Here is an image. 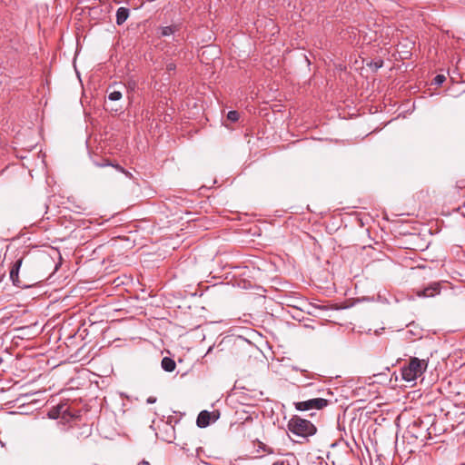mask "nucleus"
<instances>
[{
    "label": "nucleus",
    "mask_w": 465,
    "mask_h": 465,
    "mask_svg": "<svg viewBox=\"0 0 465 465\" xmlns=\"http://www.w3.org/2000/svg\"><path fill=\"white\" fill-rule=\"evenodd\" d=\"M24 257L21 256L13 263L12 268L10 270V280L12 281L13 284L16 287L26 289L30 288L31 286L35 285V283H27L19 279V271L23 264Z\"/></svg>",
    "instance_id": "obj_5"
},
{
    "label": "nucleus",
    "mask_w": 465,
    "mask_h": 465,
    "mask_svg": "<svg viewBox=\"0 0 465 465\" xmlns=\"http://www.w3.org/2000/svg\"><path fill=\"white\" fill-rule=\"evenodd\" d=\"M227 118L228 120H230L231 122H236L238 121L239 119V113L237 111H230L228 114H227Z\"/></svg>",
    "instance_id": "obj_15"
},
{
    "label": "nucleus",
    "mask_w": 465,
    "mask_h": 465,
    "mask_svg": "<svg viewBox=\"0 0 465 465\" xmlns=\"http://www.w3.org/2000/svg\"><path fill=\"white\" fill-rule=\"evenodd\" d=\"M130 10L126 7H119L116 11V25H122L129 17Z\"/></svg>",
    "instance_id": "obj_9"
},
{
    "label": "nucleus",
    "mask_w": 465,
    "mask_h": 465,
    "mask_svg": "<svg viewBox=\"0 0 465 465\" xmlns=\"http://www.w3.org/2000/svg\"><path fill=\"white\" fill-rule=\"evenodd\" d=\"M329 401L323 398H314L304 401L295 402V409L299 411H305L312 409L322 410L328 406Z\"/></svg>",
    "instance_id": "obj_4"
},
{
    "label": "nucleus",
    "mask_w": 465,
    "mask_h": 465,
    "mask_svg": "<svg viewBox=\"0 0 465 465\" xmlns=\"http://www.w3.org/2000/svg\"><path fill=\"white\" fill-rule=\"evenodd\" d=\"M141 464H143V465H149V462L147 460H143L141 461Z\"/></svg>",
    "instance_id": "obj_22"
},
{
    "label": "nucleus",
    "mask_w": 465,
    "mask_h": 465,
    "mask_svg": "<svg viewBox=\"0 0 465 465\" xmlns=\"http://www.w3.org/2000/svg\"><path fill=\"white\" fill-rule=\"evenodd\" d=\"M446 77L443 74H437L433 79V83L437 85H440L444 83Z\"/></svg>",
    "instance_id": "obj_16"
},
{
    "label": "nucleus",
    "mask_w": 465,
    "mask_h": 465,
    "mask_svg": "<svg viewBox=\"0 0 465 465\" xmlns=\"http://www.w3.org/2000/svg\"><path fill=\"white\" fill-rule=\"evenodd\" d=\"M211 421V412L208 411H202L197 417L196 424L199 428H206Z\"/></svg>",
    "instance_id": "obj_8"
},
{
    "label": "nucleus",
    "mask_w": 465,
    "mask_h": 465,
    "mask_svg": "<svg viewBox=\"0 0 465 465\" xmlns=\"http://www.w3.org/2000/svg\"><path fill=\"white\" fill-rule=\"evenodd\" d=\"M287 427L292 433L302 438H308L317 432V428L312 422L297 415L288 421Z\"/></svg>",
    "instance_id": "obj_2"
},
{
    "label": "nucleus",
    "mask_w": 465,
    "mask_h": 465,
    "mask_svg": "<svg viewBox=\"0 0 465 465\" xmlns=\"http://www.w3.org/2000/svg\"><path fill=\"white\" fill-rule=\"evenodd\" d=\"M428 432H430V439H432L433 436L440 435L444 431L443 428H438L434 416H432V421L428 425Z\"/></svg>",
    "instance_id": "obj_10"
},
{
    "label": "nucleus",
    "mask_w": 465,
    "mask_h": 465,
    "mask_svg": "<svg viewBox=\"0 0 465 465\" xmlns=\"http://www.w3.org/2000/svg\"><path fill=\"white\" fill-rule=\"evenodd\" d=\"M146 401H147V403H150V404L154 403L156 401V398L149 397Z\"/></svg>",
    "instance_id": "obj_19"
},
{
    "label": "nucleus",
    "mask_w": 465,
    "mask_h": 465,
    "mask_svg": "<svg viewBox=\"0 0 465 465\" xmlns=\"http://www.w3.org/2000/svg\"><path fill=\"white\" fill-rule=\"evenodd\" d=\"M175 69V64L173 63H170L167 64V70L172 71Z\"/></svg>",
    "instance_id": "obj_18"
},
{
    "label": "nucleus",
    "mask_w": 465,
    "mask_h": 465,
    "mask_svg": "<svg viewBox=\"0 0 465 465\" xmlns=\"http://www.w3.org/2000/svg\"><path fill=\"white\" fill-rule=\"evenodd\" d=\"M427 367V361L420 360L416 357L411 358L409 364L403 366L401 370V377L408 382L414 381L418 377L422 375Z\"/></svg>",
    "instance_id": "obj_3"
},
{
    "label": "nucleus",
    "mask_w": 465,
    "mask_h": 465,
    "mask_svg": "<svg viewBox=\"0 0 465 465\" xmlns=\"http://www.w3.org/2000/svg\"><path fill=\"white\" fill-rule=\"evenodd\" d=\"M161 366L165 371L172 372L175 370L176 363L172 358L163 357L161 361Z\"/></svg>",
    "instance_id": "obj_11"
},
{
    "label": "nucleus",
    "mask_w": 465,
    "mask_h": 465,
    "mask_svg": "<svg viewBox=\"0 0 465 465\" xmlns=\"http://www.w3.org/2000/svg\"><path fill=\"white\" fill-rule=\"evenodd\" d=\"M122 98V93L120 91H113L109 93L108 99L111 101H118Z\"/></svg>",
    "instance_id": "obj_14"
},
{
    "label": "nucleus",
    "mask_w": 465,
    "mask_h": 465,
    "mask_svg": "<svg viewBox=\"0 0 465 465\" xmlns=\"http://www.w3.org/2000/svg\"><path fill=\"white\" fill-rule=\"evenodd\" d=\"M432 421V416L427 415L423 419H417L412 421L407 428L404 438L407 440L417 441L420 444H425L430 440V432H428V425Z\"/></svg>",
    "instance_id": "obj_1"
},
{
    "label": "nucleus",
    "mask_w": 465,
    "mask_h": 465,
    "mask_svg": "<svg viewBox=\"0 0 465 465\" xmlns=\"http://www.w3.org/2000/svg\"><path fill=\"white\" fill-rule=\"evenodd\" d=\"M48 415L51 419H66L67 416L72 417L71 413L69 412V407L67 406V404H61L53 407L49 411Z\"/></svg>",
    "instance_id": "obj_6"
},
{
    "label": "nucleus",
    "mask_w": 465,
    "mask_h": 465,
    "mask_svg": "<svg viewBox=\"0 0 465 465\" xmlns=\"http://www.w3.org/2000/svg\"><path fill=\"white\" fill-rule=\"evenodd\" d=\"M219 418V413H215L214 411L211 413V420H216Z\"/></svg>",
    "instance_id": "obj_17"
},
{
    "label": "nucleus",
    "mask_w": 465,
    "mask_h": 465,
    "mask_svg": "<svg viewBox=\"0 0 465 465\" xmlns=\"http://www.w3.org/2000/svg\"><path fill=\"white\" fill-rule=\"evenodd\" d=\"M99 166L101 167H104V166H113L114 168H115L118 172L120 173H124L126 176L128 177H131V173L129 172H127L124 167H122L120 164L118 163H109L108 161H105L104 163H101L99 164Z\"/></svg>",
    "instance_id": "obj_13"
},
{
    "label": "nucleus",
    "mask_w": 465,
    "mask_h": 465,
    "mask_svg": "<svg viewBox=\"0 0 465 465\" xmlns=\"http://www.w3.org/2000/svg\"><path fill=\"white\" fill-rule=\"evenodd\" d=\"M273 465H285L284 461H276Z\"/></svg>",
    "instance_id": "obj_21"
},
{
    "label": "nucleus",
    "mask_w": 465,
    "mask_h": 465,
    "mask_svg": "<svg viewBox=\"0 0 465 465\" xmlns=\"http://www.w3.org/2000/svg\"><path fill=\"white\" fill-rule=\"evenodd\" d=\"M176 31H178L177 25H168V26L161 27L159 34L161 36L165 37V36H170V35H173Z\"/></svg>",
    "instance_id": "obj_12"
},
{
    "label": "nucleus",
    "mask_w": 465,
    "mask_h": 465,
    "mask_svg": "<svg viewBox=\"0 0 465 465\" xmlns=\"http://www.w3.org/2000/svg\"><path fill=\"white\" fill-rule=\"evenodd\" d=\"M321 310H327V307L326 306H320L319 307Z\"/></svg>",
    "instance_id": "obj_23"
},
{
    "label": "nucleus",
    "mask_w": 465,
    "mask_h": 465,
    "mask_svg": "<svg viewBox=\"0 0 465 465\" xmlns=\"http://www.w3.org/2000/svg\"><path fill=\"white\" fill-rule=\"evenodd\" d=\"M381 65H382V62H381V61H380V62H376V63L374 64V66H375V68H376V69H378V68L381 67Z\"/></svg>",
    "instance_id": "obj_20"
},
{
    "label": "nucleus",
    "mask_w": 465,
    "mask_h": 465,
    "mask_svg": "<svg viewBox=\"0 0 465 465\" xmlns=\"http://www.w3.org/2000/svg\"><path fill=\"white\" fill-rule=\"evenodd\" d=\"M440 293V284L439 282H433L430 284L428 287L424 288L420 292L418 293L419 296L423 297H434Z\"/></svg>",
    "instance_id": "obj_7"
}]
</instances>
